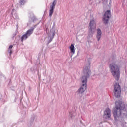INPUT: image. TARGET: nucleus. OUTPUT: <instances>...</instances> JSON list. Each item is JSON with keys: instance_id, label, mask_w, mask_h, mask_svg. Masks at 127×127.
I'll use <instances>...</instances> for the list:
<instances>
[{"instance_id": "12", "label": "nucleus", "mask_w": 127, "mask_h": 127, "mask_svg": "<svg viewBox=\"0 0 127 127\" xmlns=\"http://www.w3.org/2000/svg\"><path fill=\"white\" fill-rule=\"evenodd\" d=\"M27 1V0H20V3L21 5H24V4H25V3H26Z\"/></svg>"}, {"instance_id": "5", "label": "nucleus", "mask_w": 127, "mask_h": 127, "mask_svg": "<svg viewBox=\"0 0 127 127\" xmlns=\"http://www.w3.org/2000/svg\"><path fill=\"white\" fill-rule=\"evenodd\" d=\"M111 16L112 14L110 10H108L105 12L103 18V21L105 24H107L109 22Z\"/></svg>"}, {"instance_id": "13", "label": "nucleus", "mask_w": 127, "mask_h": 127, "mask_svg": "<svg viewBox=\"0 0 127 127\" xmlns=\"http://www.w3.org/2000/svg\"><path fill=\"white\" fill-rule=\"evenodd\" d=\"M8 52L9 53L10 55H11L12 54V50L11 49H8Z\"/></svg>"}, {"instance_id": "14", "label": "nucleus", "mask_w": 127, "mask_h": 127, "mask_svg": "<svg viewBox=\"0 0 127 127\" xmlns=\"http://www.w3.org/2000/svg\"><path fill=\"white\" fill-rule=\"evenodd\" d=\"M13 47V46L12 45H10L9 47V49H12V48Z\"/></svg>"}, {"instance_id": "4", "label": "nucleus", "mask_w": 127, "mask_h": 127, "mask_svg": "<svg viewBox=\"0 0 127 127\" xmlns=\"http://www.w3.org/2000/svg\"><path fill=\"white\" fill-rule=\"evenodd\" d=\"M121 87L119 83H115L114 86V95L116 98L121 97Z\"/></svg>"}, {"instance_id": "8", "label": "nucleus", "mask_w": 127, "mask_h": 127, "mask_svg": "<svg viewBox=\"0 0 127 127\" xmlns=\"http://www.w3.org/2000/svg\"><path fill=\"white\" fill-rule=\"evenodd\" d=\"M56 5V0H55L53 2L52 5L50 6V9L49 10V16L51 17L52 16V14H53V12L54 11V9L55 8V5Z\"/></svg>"}, {"instance_id": "10", "label": "nucleus", "mask_w": 127, "mask_h": 127, "mask_svg": "<svg viewBox=\"0 0 127 127\" xmlns=\"http://www.w3.org/2000/svg\"><path fill=\"white\" fill-rule=\"evenodd\" d=\"M96 37L97 38L98 41H99L100 38H101V37H102V31H101V30L100 29H98L97 30V34Z\"/></svg>"}, {"instance_id": "3", "label": "nucleus", "mask_w": 127, "mask_h": 127, "mask_svg": "<svg viewBox=\"0 0 127 127\" xmlns=\"http://www.w3.org/2000/svg\"><path fill=\"white\" fill-rule=\"evenodd\" d=\"M109 68L113 77L117 81H119L120 78V69L119 66L115 63H111Z\"/></svg>"}, {"instance_id": "1", "label": "nucleus", "mask_w": 127, "mask_h": 127, "mask_svg": "<svg viewBox=\"0 0 127 127\" xmlns=\"http://www.w3.org/2000/svg\"><path fill=\"white\" fill-rule=\"evenodd\" d=\"M90 65L91 63H88L83 68V73H84L86 75L81 78V87L78 90V92L80 94H83V93H84V92H85L87 89V81H88V78H89V75H90V73H91V71L90 70Z\"/></svg>"}, {"instance_id": "2", "label": "nucleus", "mask_w": 127, "mask_h": 127, "mask_svg": "<svg viewBox=\"0 0 127 127\" xmlns=\"http://www.w3.org/2000/svg\"><path fill=\"white\" fill-rule=\"evenodd\" d=\"M115 109H114L113 115L115 119L121 117L122 113L125 112V104L121 101H116L115 103Z\"/></svg>"}, {"instance_id": "15", "label": "nucleus", "mask_w": 127, "mask_h": 127, "mask_svg": "<svg viewBox=\"0 0 127 127\" xmlns=\"http://www.w3.org/2000/svg\"><path fill=\"white\" fill-rule=\"evenodd\" d=\"M54 35H55V33H54V32L53 33V36H54Z\"/></svg>"}, {"instance_id": "9", "label": "nucleus", "mask_w": 127, "mask_h": 127, "mask_svg": "<svg viewBox=\"0 0 127 127\" xmlns=\"http://www.w3.org/2000/svg\"><path fill=\"white\" fill-rule=\"evenodd\" d=\"M104 116L106 117V118H108V119L111 118V110H110V109L107 108L105 110Z\"/></svg>"}, {"instance_id": "7", "label": "nucleus", "mask_w": 127, "mask_h": 127, "mask_svg": "<svg viewBox=\"0 0 127 127\" xmlns=\"http://www.w3.org/2000/svg\"><path fill=\"white\" fill-rule=\"evenodd\" d=\"M95 29H96V22H95V20H91L89 23V31L92 33L93 30H95Z\"/></svg>"}, {"instance_id": "6", "label": "nucleus", "mask_w": 127, "mask_h": 127, "mask_svg": "<svg viewBox=\"0 0 127 127\" xmlns=\"http://www.w3.org/2000/svg\"><path fill=\"white\" fill-rule=\"evenodd\" d=\"M33 30H34V28L30 29L26 31V33L24 34L21 38L22 42H23V40H26L30 36L32 33H33Z\"/></svg>"}, {"instance_id": "11", "label": "nucleus", "mask_w": 127, "mask_h": 127, "mask_svg": "<svg viewBox=\"0 0 127 127\" xmlns=\"http://www.w3.org/2000/svg\"><path fill=\"white\" fill-rule=\"evenodd\" d=\"M69 49L72 53H75V45L72 44L69 47Z\"/></svg>"}]
</instances>
